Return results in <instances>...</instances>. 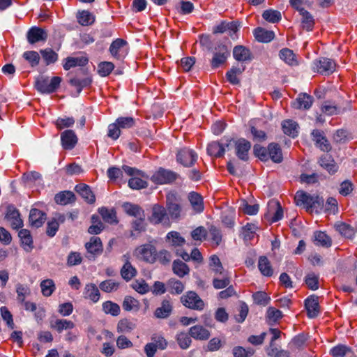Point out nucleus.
<instances>
[{
    "instance_id": "f257e3e1",
    "label": "nucleus",
    "mask_w": 357,
    "mask_h": 357,
    "mask_svg": "<svg viewBox=\"0 0 357 357\" xmlns=\"http://www.w3.org/2000/svg\"><path fill=\"white\" fill-rule=\"evenodd\" d=\"M297 206H302L309 213H319L323 208L324 200L317 195H310L303 191H298L294 197Z\"/></svg>"
},
{
    "instance_id": "f03ea898",
    "label": "nucleus",
    "mask_w": 357,
    "mask_h": 357,
    "mask_svg": "<svg viewBox=\"0 0 357 357\" xmlns=\"http://www.w3.org/2000/svg\"><path fill=\"white\" fill-rule=\"evenodd\" d=\"M61 82L60 77L56 76L50 79L48 77L40 75L36 79L35 86L42 93H51L59 88Z\"/></svg>"
},
{
    "instance_id": "7ed1b4c3",
    "label": "nucleus",
    "mask_w": 357,
    "mask_h": 357,
    "mask_svg": "<svg viewBox=\"0 0 357 357\" xmlns=\"http://www.w3.org/2000/svg\"><path fill=\"white\" fill-rule=\"evenodd\" d=\"M182 304L190 309L202 310L204 307V303L198 294L192 291H188L181 297Z\"/></svg>"
},
{
    "instance_id": "20e7f679",
    "label": "nucleus",
    "mask_w": 357,
    "mask_h": 357,
    "mask_svg": "<svg viewBox=\"0 0 357 357\" xmlns=\"http://www.w3.org/2000/svg\"><path fill=\"white\" fill-rule=\"evenodd\" d=\"M123 212L136 222H143L145 220L144 210L138 204L126 202L121 204Z\"/></svg>"
},
{
    "instance_id": "39448f33",
    "label": "nucleus",
    "mask_w": 357,
    "mask_h": 357,
    "mask_svg": "<svg viewBox=\"0 0 357 357\" xmlns=\"http://www.w3.org/2000/svg\"><path fill=\"white\" fill-rule=\"evenodd\" d=\"M230 55V52L227 47L222 43H218L214 48L213 56L211 61V65L213 68H217L220 65L225 63Z\"/></svg>"
},
{
    "instance_id": "423d86ee",
    "label": "nucleus",
    "mask_w": 357,
    "mask_h": 357,
    "mask_svg": "<svg viewBox=\"0 0 357 357\" xmlns=\"http://www.w3.org/2000/svg\"><path fill=\"white\" fill-rule=\"evenodd\" d=\"M336 64L331 59L322 57L313 63V70L321 75H328L335 70Z\"/></svg>"
},
{
    "instance_id": "0eeeda50",
    "label": "nucleus",
    "mask_w": 357,
    "mask_h": 357,
    "mask_svg": "<svg viewBox=\"0 0 357 357\" xmlns=\"http://www.w3.org/2000/svg\"><path fill=\"white\" fill-rule=\"evenodd\" d=\"M178 174L171 170L160 168L151 176V181L156 184H169L174 181Z\"/></svg>"
},
{
    "instance_id": "6e6552de",
    "label": "nucleus",
    "mask_w": 357,
    "mask_h": 357,
    "mask_svg": "<svg viewBox=\"0 0 357 357\" xmlns=\"http://www.w3.org/2000/svg\"><path fill=\"white\" fill-rule=\"evenodd\" d=\"M198 155L197 153L190 149L183 148L178 151L176 155L177 162L184 167H191L197 161Z\"/></svg>"
},
{
    "instance_id": "1a4fd4ad",
    "label": "nucleus",
    "mask_w": 357,
    "mask_h": 357,
    "mask_svg": "<svg viewBox=\"0 0 357 357\" xmlns=\"http://www.w3.org/2000/svg\"><path fill=\"white\" fill-rule=\"evenodd\" d=\"M266 218L272 222H278L283 218V210L278 201L272 199L267 205V213Z\"/></svg>"
},
{
    "instance_id": "9d476101",
    "label": "nucleus",
    "mask_w": 357,
    "mask_h": 357,
    "mask_svg": "<svg viewBox=\"0 0 357 357\" xmlns=\"http://www.w3.org/2000/svg\"><path fill=\"white\" fill-rule=\"evenodd\" d=\"M167 209L173 218H177L181 215V207L180 200L174 192H169L166 196Z\"/></svg>"
},
{
    "instance_id": "9b49d317",
    "label": "nucleus",
    "mask_w": 357,
    "mask_h": 357,
    "mask_svg": "<svg viewBox=\"0 0 357 357\" xmlns=\"http://www.w3.org/2000/svg\"><path fill=\"white\" fill-rule=\"evenodd\" d=\"M88 255L86 256L89 260H94L97 255H100L103 250L102 244L99 237L93 236L89 242L85 244Z\"/></svg>"
},
{
    "instance_id": "f8f14e48",
    "label": "nucleus",
    "mask_w": 357,
    "mask_h": 357,
    "mask_svg": "<svg viewBox=\"0 0 357 357\" xmlns=\"http://www.w3.org/2000/svg\"><path fill=\"white\" fill-rule=\"evenodd\" d=\"M259 209V205L253 197L240 200L238 211L243 214L255 215L257 214Z\"/></svg>"
},
{
    "instance_id": "ddd939ff",
    "label": "nucleus",
    "mask_w": 357,
    "mask_h": 357,
    "mask_svg": "<svg viewBox=\"0 0 357 357\" xmlns=\"http://www.w3.org/2000/svg\"><path fill=\"white\" fill-rule=\"evenodd\" d=\"M136 252L146 262L153 264L156 261L157 250L153 245H141L137 248Z\"/></svg>"
},
{
    "instance_id": "4468645a",
    "label": "nucleus",
    "mask_w": 357,
    "mask_h": 357,
    "mask_svg": "<svg viewBox=\"0 0 357 357\" xmlns=\"http://www.w3.org/2000/svg\"><path fill=\"white\" fill-rule=\"evenodd\" d=\"M251 148V144L245 139H239L235 142V151L237 157L243 161L248 160V152Z\"/></svg>"
},
{
    "instance_id": "2eb2a0df",
    "label": "nucleus",
    "mask_w": 357,
    "mask_h": 357,
    "mask_svg": "<svg viewBox=\"0 0 357 357\" xmlns=\"http://www.w3.org/2000/svg\"><path fill=\"white\" fill-rule=\"evenodd\" d=\"M318 296L311 295L305 301V307L307 310V317L310 319L317 317L319 314V305Z\"/></svg>"
},
{
    "instance_id": "dca6fc26",
    "label": "nucleus",
    "mask_w": 357,
    "mask_h": 357,
    "mask_svg": "<svg viewBox=\"0 0 357 357\" xmlns=\"http://www.w3.org/2000/svg\"><path fill=\"white\" fill-rule=\"evenodd\" d=\"M28 42L30 44H34L40 41H45L47 38V33L45 30L37 27H31L26 34Z\"/></svg>"
},
{
    "instance_id": "f3484780",
    "label": "nucleus",
    "mask_w": 357,
    "mask_h": 357,
    "mask_svg": "<svg viewBox=\"0 0 357 357\" xmlns=\"http://www.w3.org/2000/svg\"><path fill=\"white\" fill-rule=\"evenodd\" d=\"M61 141L64 149L71 150L75 146L77 137L73 130H66L61 132Z\"/></svg>"
},
{
    "instance_id": "a211bd4d",
    "label": "nucleus",
    "mask_w": 357,
    "mask_h": 357,
    "mask_svg": "<svg viewBox=\"0 0 357 357\" xmlns=\"http://www.w3.org/2000/svg\"><path fill=\"white\" fill-rule=\"evenodd\" d=\"M126 45V40L121 38H117L110 45L109 52L115 59L121 60L125 57L126 54V52H124L123 50Z\"/></svg>"
},
{
    "instance_id": "6ab92c4d",
    "label": "nucleus",
    "mask_w": 357,
    "mask_h": 357,
    "mask_svg": "<svg viewBox=\"0 0 357 357\" xmlns=\"http://www.w3.org/2000/svg\"><path fill=\"white\" fill-rule=\"evenodd\" d=\"M313 103V97L306 93L298 94L293 102V107L298 109H309Z\"/></svg>"
},
{
    "instance_id": "aec40b11",
    "label": "nucleus",
    "mask_w": 357,
    "mask_h": 357,
    "mask_svg": "<svg viewBox=\"0 0 357 357\" xmlns=\"http://www.w3.org/2000/svg\"><path fill=\"white\" fill-rule=\"evenodd\" d=\"M312 139L315 144L323 151H329L331 149V144L324 135V132L319 130H314L312 132Z\"/></svg>"
},
{
    "instance_id": "412c9836",
    "label": "nucleus",
    "mask_w": 357,
    "mask_h": 357,
    "mask_svg": "<svg viewBox=\"0 0 357 357\" xmlns=\"http://www.w3.org/2000/svg\"><path fill=\"white\" fill-rule=\"evenodd\" d=\"M18 236L20 238V244L26 252H31L34 248L33 241L29 230L22 229L19 231Z\"/></svg>"
},
{
    "instance_id": "4be33fe9",
    "label": "nucleus",
    "mask_w": 357,
    "mask_h": 357,
    "mask_svg": "<svg viewBox=\"0 0 357 357\" xmlns=\"http://www.w3.org/2000/svg\"><path fill=\"white\" fill-rule=\"evenodd\" d=\"M234 58L240 62H245L252 59V54L250 50L243 45H236L233 50Z\"/></svg>"
},
{
    "instance_id": "5701e85b",
    "label": "nucleus",
    "mask_w": 357,
    "mask_h": 357,
    "mask_svg": "<svg viewBox=\"0 0 357 357\" xmlns=\"http://www.w3.org/2000/svg\"><path fill=\"white\" fill-rule=\"evenodd\" d=\"M75 190L88 203L93 204L95 202V195L89 185L84 183H79L75 186Z\"/></svg>"
},
{
    "instance_id": "b1692460",
    "label": "nucleus",
    "mask_w": 357,
    "mask_h": 357,
    "mask_svg": "<svg viewBox=\"0 0 357 357\" xmlns=\"http://www.w3.org/2000/svg\"><path fill=\"white\" fill-rule=\"evenodd\" d=\"M92 82V78L89 75H85L84 77H75L70 79L69 83L77 89L78 93H80L82 90L91 85Z\"/></svg>"
},
{
    "instance_id": "393cba45",
    "label": "nucleus",
    "mask_w": 357,
    "mask_h": 357,
    "mask_svg": "<svg viewBox=\"0 0 357 357\" xmlns=\"http://www.w3.org/2000/svg\"><path fill=\"white\" fill-rule=\"evenodd\" d=\"M189 335L195 340H206L210 337V332L202 326L196 325L190 328Z\"/></svg>"
},
{
    "instance_id": "a878e982",
    "label": "nucleus",
    "mask_w": 357,
    "mask_h": 357,
    "mask_svg": "<svg viewBox=\"0 0 357 357\" xmlns=\"http://www.w3.org/2000/svg\"><path fill=\"white\" fill-rule=\"evenodd\" d=\"M98 213L105 223H118L116 212L114 208H108L102 206L98 208Z\"/></svg>"
},
{
    "instance_id": "bb28decb",
    "label": "nucleus",
    "mask_w": 357,
    "mask_h": 357,
    "mask_svg": "<svg viewBox=\"0 0 357 357\" xmlns=\"http://www.w3.org/2000/svg\"><path fill=\"white\" fill-rule=\"evenodd\" d=\"M125 263L121 269V275L126 281L130 280L137 274V271L129 261V257L123 255Z\"/></svg>"
},
{
    "instance_id": "cd10ccee",
    "label": "nucleus",
    "mask_w": 357,
    "mask_h": 357,
    "mask_svg": "<svg viewBox=\"0 0 357 357\" xmlns=\"http://www.w3.org/2000/svg\"><path fill=\"white\" fill-rule=\"evenodd\" d=\"M5 220L10 223H23L19 211L13 204H8L6 206Z\"/></svg>"
},
{
    "instance_id": "c85d7f7f",
    "label": "nucleus",
    "mask_w": 357,
    "mask_h": 357,
    "mask_svg": "<svg viewBox=\"0 0 357 357\" xmlns=\"http://www.w3.org/2000/svg\"><path fill=\"white\" fill-rule=\"evenodd\" d=\"M301 27L307 31H312L314 26V19L312 15L306 10H301Z\"/></svg>"
},
{
    "instance_id": "c756f323",
    "label": "nucleus",
    "mask_w": 357,
    "mask_h": 357,
    "mask_svg": "<svg viewBox=\"0 0 357 357\" xmlns=\"http://www.w3.org/2000/svg\"><path fill=\"white\" fill-rule=\"evenodd\" d=\"M50 328L61 333L63 330L72 329L75 324L72 321L67 319H52L50 320Z\"/></svg>"
},
{
    "instance_id": "7c9ffc66",
    "label": "nucleus",
    "mask_w": 357,
    "mask_h": 357,
    "mask_svg": "<svg viewBox=\"0 0 357 357\" xmlns=\"http://www.w3.org/2000/svg\"><path fill=\"white\" fill-rule=\"evenodd\" d=\"M88 63V59L86 56H69L65 59L63 67L66 70H68L76 66H84Z\"/></svg>"
},
{
    "instance_id": "2f4dec72",
    "label": "nucleus",
    "mask_w": 357,
    "mask_h": 357,
    "mask_svg": "<svg viewBox=\"0 0 357 357\" xmlns=\"http://www.w3.org/2000/svg\"><path fill=\"white\" fill-rule=\"evenodd\" d=\"M268 156L275 163H280L282 161V149L278 144L271 143L268 146Z\"/></svg>"
},
{
    "instance_id": "473e14b6",
    "label": "nucleus",
    "mask_w": 357,
    "mask_h": 357,
    "mask_svg": "<svg viewBox=\"0 0 357 357\" xmlns=\"http://www.w3.org/2000/svg\"><path fill=\"white\" fill-rule=\"evenodd\" d=\"M282 130L285 135L293 138L297 137L298 133V125L296 122L288 119L282 123Z\"/></svg>"
},
{
    "instance_id": "72a5a7b5",
    "label": "nucleus",
    "mask_w": 357,
    "mask_h": 357,
    "mask_svg": "<svg viewBox=\"0 0 357 357\" xmlns=\"http://www.w3.org/2000/svg\"><path fill=\"white\" fill-rule=\"evenodd\" d=\"M254 35L256 40L261 43H268L271 41L275 36L273 31H267L261 27H258L255 30Z\"/></svg>"
},
{
    "instance_id": "f704fd0d",
    "label": "nucleus",
    "mask_w": 357,
    "mask_h": 357,
    "mask_svg": "<svg viewBox=\"0 0 357 357\" xmlns=\"http://www.w3.org/2000/svg\"><path fill=\"white\" fill-rule=\"evenodd\" d=\"M172 271L179 278H183L190 273L189 266L183 261L176 259L173 261Z\"/></svg>"
},
{
    "instance_id": "c9c22d12",
    "label": "nucleus",
    "mask_w": 357,
    "mask_h": 357,
    "mask_svg": "<svg viewBox=\"0 0 357 357\" xmlns=\"http://www.w3.org/2000/svg\"><path fill=\"white\" fill-rule=\"evenodd\" d=\"M189 202L193 208L197 213H201L204 210V203L202 196L195 192H191L188 195Z\"/></svg>"
},
{
    "instance_id": "e433bc0d",
    "label": "nucleus",
    "mask_w": 357,
    "mask_h": 357,
    "mask_svg": "<svg viewBox=\"0 0 357 357\" xmlns=\"http://www.w3.org/2000/svg\"><path fill=\"white\" fill-rule=\"evenodd\" d=\"M84 298L90 299L94 303H96L100 299V294L95 284L89 283L85 286Z\"/></svg>"
},
{
    "instance_id": "4c0bfd02",
    "label": "nucleus",
    "mask_w": 357,
    "mask_h": 357,
    "mask_svg": "<svg viewBox=\"0 0 357 357\" xmlns=\"http://www.w3.org/2000/svg\"><path fill=\"white\" fill-rule=\"evenodd\" d=\"M56 203L66 205L75 201V196L71 191H63L57 193L54 197Z\"/></svg>"
},
{
    "instance_id": "58836bf2",
    "label": "nucleus",
    "mask_w": 357,
    "mask_h": 357,
    "mask_svg": "<svg viewBox=\"0 0 357 357\" xmlns=\"http://www.w3.org/2000/svg\"><path fill=\"white\" fill-rule=\"evenodd\" d=\"M172 306L167 300L162 301L161 306L158 307L154 312V315L157 318L165 319L167 318L172 313Z\"/></svg>"
},
{
    "instance_id": "ea45409f",
    "label": "nucleus",
    "mask_w": 357,
    "mask_h": 357,
    "mask_svg": "<svg viewBox=\"0 0 357 357\" xmlns=\"http://www.w3.org/2000/svg\"><path fill=\"white\" fill-rule=\"evenodd\" d=\"M225 152L224 144L218 142H212L207 146V153L211 156L216 158L222 157Z\"/></svg>"
},
{
    "instance_id": "a19ab883",
    "label": "nucleus",
    "mask_w": 357,
    "mask_h": 357,
    "mask_svg": "<svg viewBox=\"0 0 357 357\" xmlns=\"http://www.w3.org/2000/svg\"><path fill=\"white\" fill-rule=\"evenodd\" d=\"M166 215V209L163 206L155 204L152 208V214L150 220L155 223H160L164 220Z\"/></svg>"
},
{
    "instance_id": "79ce46f5",
    "label": "nucleus",
    "mask_w": 357,
    "mask_h": 357,
    "mask_svg": "<svg viewBox=\"0 0 357 357\" xmlns=\"http://www.w3.org/2000/svg\"><path fill=\"white\" fill-rule=\"evenodd\" d=\"M280 58L289 66H296L298 61L295 54L289 48H283L280 51Z\"/></svg>"
},
{
    "instance_id": "37998d69",
    "label": "nucleus",
    "mask_w": 357,
    "mask_h": 357,
    "mask_svg": "<svg viewBox=\"0 0 357 357\" xmlns=\"http://www.w3.org/2000/svg\"><path fill=\"white\" fill-rule=\"evenodd\" d=\"M76 17L78 23L82 26H89L95 22V16L88 10L79 11Z\"/></svg>"
},
{
    "instance_id": "c03bdc74",
    "label": "nucleus",
    "mask_w": 357,
    "mask_h": 357,
    "mask_svg": "<svg viewBox=\"0 0 357 357\" xmlns=\"http://www.w3.org/2000/svg\"><path fill=\"white\" fill-rule=\"evenodd\" d=\"M258 267L264 276H271L273 273L271 263L266 256H261L259 259Z\"/></svg>"
},
{
    "instance_id": "a18cd8bd",
    "label": "nucleus",
    "mask_w": 357,
    "mask_h": 357,
    "mask_svg": "<svg viewBox=\"0 0 357 357\" xmlns=\"http://www.w3.org/2000/svg\"><path fill=\"white\" fill-rule=\"evenodd\" d=\"M208 266L211 271L215 275H222L225 272L224 267L217 255L210 257Z\"/></svg>"
},
{
    "instance_id": "49530a36",
    "label": "nucleus",
    "mask_w": 357,
    "mask_h": 357,
    "mask_svg": "<svg viewBox=\"0 0 357 357\" xmlns=\"http://www.w3.org/2000/svg\"><path fill=\"white\" fill-rule=\"evenodd\" d=\"M30 223H45L47 215L43 211L38 208H31L29 213Z\"/></svg>"
},
{
    "instance_id": "de8ad7c7",
    "label": "nucleus",
    "mask_w": 357,
    "mask_h": 357,
    "mask_svg": "<svg viewBox=\"0 0 357 357\" xmlns=\"http://www.w3.org/2000/svg\"><path fill=\"white\" fill-rule=\"evenodd\" d=\"M314 242L317 245L329 248L332 244L331 238L323 231H316L314 233Z\"/></svg>"
},
{
    "instance_id": "09e8293b",
    "label": "nucleus",
    "mask_w": 357,
    "mask_h": 357,
    "mask_svg": "<svg viewBox=\"0 0 357 357\" xmlns=\"http://www.w3.org/2000/svg\"><path fill=\"white\" fill-rule=\"evenodd\" d=\"M77 215L78 213L77 211L57 213L55 215L54 222L56 223H63L64 222H73L77 220Z\"/></svg>"
},
{
    "instance_id": "8fccbe9b",
    "label": "nucleus",
    "mask_w": 357,
    "mask_h": 357,
    "mask_svg": "<svg viewBox=\"0 0 357 357\" xmlns=\"http://www.w3.org/2000/svg\"><path fill=\"white\" fill-rule=\"evenodd\" d=\"M334 226L337 231L347 238H352L356 232V227H353L351 225H334Z\"/></svg>"
},
{
    "instance_id": "3c124183",
    "label": "nucleus",
    "mask_w": 357,
    "mask_h": 357,
    "mask_svg": "<svg viewBox=\"0 0 357 357\" xmlns=\"http://www.w3.org/2000/svg\"><path fill=\"white\" fill-rule=\"evenodd\" d=\"M262 17L265 20L271 23H277L282 19L280 12L273 9L264 10Z\"/></svg>"
},
{
    "instance_id": "603ef678",
    "label": "nucleus",
    "mask_w": 357,
    "mask_h": 357,
    "mask_svg": "<svg viewBox=\"0 0 357 357\" xmlns=\"http://www.w3.org/2000/svg\"><path fill=\"white\" fill-rule=\"evenodd\" d=\"M122 307L126 311H138L139 309V303L137 300L131 296H126Z\"/></svg>"
},
{
    "instance_id": "864d4df0",
    "label": "nucleus",
    "mask_w": 357,
    "mask_h": 357,
    "mask_svg": "<svg viewBox=\"0 0 357 357\" xmlns=\"http://www.w3.org/2000/svg\"><path fill=\"white\" fill-rule=\"evenodd\" d=\"M102 310L106 314H109L112 316H118L120 314V306L112 301H106L102 303Z\"/></svg>"
},
{
    "instance_id": "5fc2aeb1",
    "label": "nucleus",
    "mask_w": 357,
    "mask_h": 357,
    "mask_svg": "<svg viewBox=\"0 0 357 357\" xmlns=\"http://www.w3.org/2000/svg\"><path fill=\"white\" fill-rule=\"evenodd\" d=\"M120 130L129 129L135 126V120L130 116H121L116 119Z\"/></svg>"
},
{
    "instance_id": "6e6d98bb",
    "label": "nucleus",
    "mask_w": 357,
    "mask_h": 357,
    "mask_svg": "<svg viewBox=\"0 0 357 357\" xmlns=\"http://www.w3.org/2000/svg\"><path fill=\"white\" fill-rule=\"evenodd\" d=\"M135 326V324L128 319H122L118 322L116 329L119 333H130Z\"/></svg>"
},
{
    "instance_id": "4d7b16f0",
    "label": "nucleus",
    "mask_w": 357,
    "mask_h": 357,
    "mask_svg": "<svg viewBox=\"0 0 357 357\" xmlns=\"http://www.w3.org/2000/svg\"><path fill=\"white\" fill-rule=\"evenodd\" d=\"M167 239L171 245L181 246L185 243V239L177 231H171L167 234Z\"/></svg>"
},
{
    "instance_id": "13d9d810",
    "label": "nucleus",
    "mask_w": 357,
    "mask_h": 357,
    "mask_svg": "<svg viewBox=\"0 0 357 357\" xmlns=\"http://www.w3.org/2000/svg\"><path fill=\"white\" fill-rule=\"evenodd\" d=\"M41 291L43 296H50L55 289L54 281L51 279L44 280L40 283Z\"/></svg>"
},
{
    "instance_id": "bf43d9fd",
    "label": "nucleus",
    "mask_w": 357,
    "mask_h": 357,
    "mask_svg": "<svg viewBox=\"0 0 357 357\" xmlns=\"http://www.w3.org/2000/svg\"><path fill=\"white\" fill-rule=\"evenodd\" d=\"M22 56L30 63L31 67L38 66L40 59L39 54L36 51L24 52Z\"/></svg>"
},
{
    "instance_id": "052dcab7",
    "label": "nucleus",
    "mask_w": 357,
    "mask_h": 357,
    "mask_svg": "<svg viewBox=\"0 0 357 357\" xmlns=\"http://www.w3.org/2000/svg\"><path fill=\"white\" fill-rule=\"evenodd\" d=\"M350 352H351V349L349 347L344 344H338L333 347L330 353L333 357H344Z\"/></svg>"
},
{
    "instance_id": "680f3d73",
    "label": "nucleus",
    "mask_w": 357,
    "mask_h": 357,
    "mask_svg": "<svg viewBox=\"0 0 357 357\" xmlns=\"http://www.w3.org/2000/svg\"><path fill=\"white\" fill-rule=\"evenodd\" d=\"M167 285L172 294H180L184 290V284L183 282L174 278L170 279L167 282Z\"/></svg>"
},
{
    "instance_id": "e2e57ef3",
    "label": "nucleus",
    "mask_w": 357,
    "mask_h": 357,
    "mask_svg": "<svg viewBox=\"0 0 357 357\" xmlns=\"http://www.w3.org/2000/svg\"><path fill=\"white\" fill-rule=\"evenodd\" d=\"M257 227L255 225H245L241 229V236L246 242L251 240L255 234Z\"/></svg>"
},
{
    "instance_id": "0e129e2a",
    "label": "nucleus",
    "mask_w": 357,
    "mask_h": 357,
    "mask_svg": "<svg viewBox=\"0 0 357 357\" xmlns=\"http://www.w3.org/2000/svg\"><path fill=\"white\" fill-rule=\"evenodd\" d=\"M40 54L47 65L55 63L58 59V54L51 49L40 50Z\"/></svg>"
},
{
    "instance_id": "69168bd1",
    "label": "nucleus",
    "mask_w": 357,
    "mask_h": 357,
    "mask_svg": "<svg viewBox=\"0 0 357 357\" xmlns=\"http://www.w3.org/2000/svg\"><path fill=\"white\" fill-rule=\"evenodd\" d=\"M114 65L109 61H103L98 65V73L102 77L109 75L114 70Z\"/></svg>"
},
{
    "instance_id": "338daca9",
    "label": "nucleus",
    "mask_w": 357,
    "mask_h": 357,
    "mask_svg": "<svg viewBox=\"0 0 357 357\" xmlns=\"http://www.w3.org/2000/svg\"><path fill=\"white\" fill-rule=\"evenodd\" d=\"M176 341L182 349H188L192 342L190 335H188L185 333L178 334L176 336Z\"/></svg>"
},
{
    "instance_id": "774afa93",
    "label": "nucleus",
    "mask_w": 357,
    "mask_h": 357,
    "mask_svg": "<svg viewBox=\"0 0 357 357\" xmlns=\"http://www.w3.org/2000/svg\"><path fill=\"white\" fill-rule=\"evenodd\" d=\"M232 354L234 357H250L253 355L254 350L251 348L245 349L243 347L236 346L233 348Z\"/></svg>"
}]
</instances>
